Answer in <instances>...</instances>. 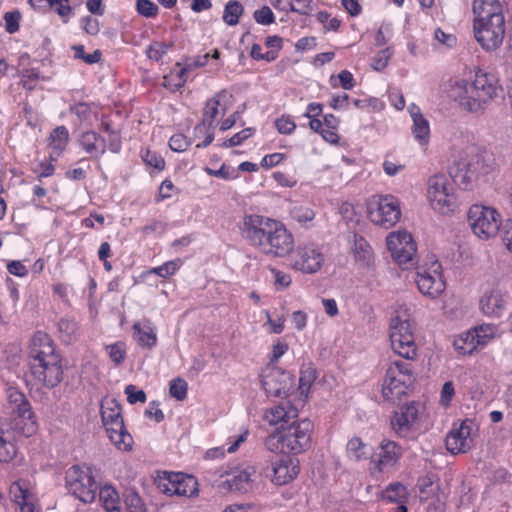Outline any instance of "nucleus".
<instances>
[{"instance_id": "obj_1", "label": "nucleus", "mask_w": 512, "mask_h": 512, "mask_svg": "<svg viewBox=\"0 0 512 512\" xmlns=\"http://www.w3.org/2000/svg\"><path fill=\"white\" fill-rule=\"evenodd\" d=\"M238 227L242 238L266 255L284 257L293 251L292 233L276 219L260 214H245Z\"/></svg>"}, {"instance_id": "obj_2", "label": "nucleus", "mask_w": 512, "mask_h": 512, "mask_svg": "<svg viewBox=\"0 0 512 512\" xmlns=\"http://www.w3.org/2000/svg\"><path fill=\"white\" fill-rule=\"evenodd\" d=\"M499 89V81L494 74L478 69L468 77L456 80L450 92L464 110L482 113L497 97Z\"/></svg>"}, {"instance_id": "obj_3", "label": "nucleus", "mask_w": 512, "mask_h": 512, "mask_svg": "<svg viewBox=\"0 0 512 512\" xmlns=\"http://www.w3.org/2000/svg\"><path fill=\"white\" fill-rule=\"evenodd\" d=\"M29 368L37 383L48 389L59 385L63 380L61 355L57 352L52 339L43 332H36L29 349Z\"/></svg>"}, {"instance_id": "obj_4", "label": "nucleus", "mask_w": 512, "mask_h": 512, "mask_svg": "<svg viewBox=\"0 0 512 512\" xmlns=\"http://www.w3.org/2000/svg\"><path fill=\"white\" fill-rule=\"evenodd\" d=\"M473 32L486 52L498 49L505 37V17L499 0H473Z\"/></svg>"}, {"instance_id": "obj_5", "label": "nucleus", "mask_w": 512, "mask_h": 512, "mask_svg": "<svg viewBox=\"0 0 512 512\" xmlns=\"http://www.w3.org/2000/svg\"><path fill=\"white\" fill-rule=\"evenodd\" d=\"M495 159L490 152L473 148L463 151L449 167L453 182L463 190H473L478 181L491 173Z\"/></svg>"}, {"instance_id": "obj_6", "label": "nucleus", "mask_w": 512, "mask_h": 512, "mask_svg": "<svg viewBox=\"0 0 512 512\" xmlns=\"http://www.w3.org/2000/svg\"><path fill=\"white\" fill-rule=\"evenodd\" d=\"M313 429L308 418H296L289 424H281L275 433L266 437L264 445L271 452L298 455L310 447Z\"/></svg>"}, {"instance_id": "obj_7", "label": "nucleus", "mask_w": 512, "mask_h": 512, "mask_svg": "<svg viewBox=\"0 0 512 512\" xmlns=\"http://www.w3.org/2000/svg\"><path fill=\"white\" fill-rule=\"evenodd\" d=\"M8 406L12 415V428L20 435L30 437L36 433V415L26 395L16 387L6 390Z\"/></svg>"}, {"instance_id": "obj_8", "label": "nucleus", "mask_w": 512, "mask_h": 512, "mask_svg": "<svg viewBox=\"0 0 512 512\" xmlns=\"http://www.w3.org/2000/svg\"><path fill=\"white\" fill-rule=\"evenodd\" d=\"M415 382L413 366L410 362L395 360L386 369L382 385V396L385 400L395 403L406 395Z\"/></svg>"}, {"instance_id": "obj_9", "label": "nucleus", "mask_w": 512, "mask_h": 512, "mask_svg": "<svg viewBox=\"0 0 512 512\" xmlns=\"http://www.w3.org/2000/svg\"><path fill=\"white\" fill-rule=\"evenodd\" d=\"M427 195L431 207L442 213L453 212L457 207L454 184L442 174L432 175L427 182Z\"/></svg>"}, {"instance_id": "obj_10", "label": "nucleus", "mask_w": 512, "mask_h": 512, "mask_svg": "<svg viewBox=\"0 0 512 512\" xmlns=\"http://www.w3.org/2000/svg\"><path fill=\"white\" fill-rule=\"evenodd\" d=\"M65 484L68 491L83 503H92L99 490L90 469H83L78 465H73L66 471Z\"/></svg>"}, {"instance_id": "obj_11", "label": "nucleus", "mask_w": 512, "mask_h": 512, "mask_svg": "<svg viewBox=\"0 0 512 512\" xmlns=\"http://www.w3.org/2000/svg\"><path fill=\"white\" fill-rule=\"evenodd\" d=\"M398 200L392 195H375L368 202V218L372 223L389 229L400 219Z\"/></svg>"}, {"instance_id": "obj_12", "label": "nucleus", "mask_w": 512, "mask_h": 512, "mask_svg": "<svg viewBox=\"0 0 512 512\" xmlns=\"http://www.w3.org/2000/svg\"><path fill=\"white\" fill-rule=\"evenodd\" d=\"M468 223L477 237L486 240L496 236L502 220L496 209L472 205L468 211Z\"/></svg>"}, {"instance_id": "obj_13", "label": "nucleus", "mask_w": 512, "mask_h": 512, "mask_svg": "<svg viewBox=\"0 0 512 512\" xmlns=\"http://www.w3.org/2000/svg\"><path fill=\"white\" fill-rule=\"evenodd\" d=\"M390 341L392 349L399 356L406 360H412L416 356L414 335L407 319H401L399 316L391 319Z\"/></svg>"}, {"instance_id": "obj_14", "label": "nucleus", "mask_w": 512, "mask_h": 512, "mask_svg": "<svg viewBox=\"0 0 512 512\" xmlns=\"http://www.w3.org/2000/svg\"><path fill=\"white\" fill-rule=\"evenodd\" d=\"M386 244L393 258L402 268L408 269L417 263V246L408 232H391L386 239Z\"/></svg>"}, {"instance_id": "obj_15", "label": "nucleus", "mask_w": 512, "mask_h": 512, "mask_svg": "<svg viewBox=\"0 0 512 512\" xmlns=\"http://www.w3.org/2000/svg\"><path fill=\"white\" fill-rule=\"evenodd\" d=\"M415 281L419 291L432 299L441 295L446 288L442 266L438 260H433L428 268H419Z\"/></svg>"}, {"instance_id": "obj_16", "label": "nucleus", "mask_w": 512, "mask_h": 512, "mask_svg": "<svg viewBox=\"0 0 512 512\" xmlns=\"http://www.w3.org/2000/svg\"><path fill=\"white\" fill-rule=\"evenodd\" d=\"M324 260L319 248L314 245H299L291 255V266L302 273L314 274L321 269Z\"/></svg>"}, {"instance_id": "obj_17", "label": "nucleus", "mask_w": 512, "mask_h": 512, "mask_svg": "<svg viewBox=\"0 0 512 512\" xmlns=\"http://www.w3.org/2000/svg\"><path fill=\"white\" fill-rule=\"evenodd\" d=\"M299 471V461L288 454H282L271 461V468L265 469V475L273 484L282 486L293 481Z\"/></svg>"}, {"instance_id": "obj_18", "label": "nucleus", "mask_w": 512, "mask_h": 512, "mask_svg": "<svg viewBox=\"0 0 512 512\" xmlns=\"http://www.w3.org/2000/svg\"><path fill=\"white\" fill-rule=\"evenodd\" d=\"M158 488L167 495L192 497L198 493V482L192 475L184 473H166Z\"/></svg>"}, {"instance_id": "obj_19", "label": "nucleus", "mask_w": 512, "mask_h": 512, "mask_svg": "<svg viewBox=\"0 0 512 512\" xmlns=\"http://www.w3.org/2000/svg\"><path fill=\"white\" fill-rule=\"evenodd\" d=\"M262 385L268 395L286 398L294 386V377L288 371L273 367L264 375Z\"/></svg>"}, {"instance_id": "obj_20", "label": "nucleus", "mask_w": 512, "mask_h": 512, "mask_svg": "<svg viewBox=\"0 0 512 512\" xmlns=\"http://www.w3.org/2000/svg\"><path fill=\"white\" fill-rule=\"evenodd\" d=\"M402 456L401 447L394 441L383 440L377 450L370 456L372 469L386 471L396 465Z\"/></svg>"}, {"instance_id": "obj_21", "label": "nucleus", "mask_w": 512, "mask_h": 512, "mask_svg": "<svg viewBox=\"0 0 512 512\" xmlns=\"http://www.w3.org/2000/svg\"><path fill=\"white\" fill-rule=\"evenodd\" d=\"M418 418V405L416 402L405 404L400 411L391 417V427L395 433L403 438L409 437L412 427Z\"/></svg>"}, {"instance_id": "obj_22", "label": "nucleus", "mask_w": 512, "mask_h": 512, "mask_svg": "<svg viewBox=\"0 0 512 512\" xmlns=\"http://www.w3.org/2000/svg\"><path fill=\"white\" fill-rule=\"evenodd\" d=\"M471 425L463 421L458 427L453 429L446 436V448L451 454L466 453L472 446Z\"/></svg>"}, {"instance_id": "obj_23", "label": "nucleus", "mask_w": 512, "mask_h": 512, "mask_svg": "<svg viewBox=\"0 0 512 512\" xmlns=\"http://www.w3.org/2000/svg\"><path fill=\"white\" fill-rule=\"evenodd\" d=\"M10 498L15 504L16 512H38L35 508V497L29 490V483L19 479L9 488Z\"/></svg>"}, {"instance_id": "obj_24", "label": "nucleus", "mask_w": 512, "mask_h": 512, "mask_svg": "<svg viewBox=\"0 0 512 512\" xmlns=\"http://www.w3.org/2000/svg\"><path fill=\"white\" fill-rule=\"evenodd\" d=\"M78 142L80 147L94 159H99L107 149L106 139L95 131L83 132Z\"/></svg>"}, {"instance_id": "obj_25", "label": "nucleus", "mask_w": 512, "mask_h": 512, "mask_svg": "<svg viewBox=\"0 0 512 512\" xmlns=\"http://www.w3.org/2000/svg\"><path fill=\"white\" fill-rule=\"evenodd\" d=\"M134 339L147 349H152L157 344L156 327L150 319H142L133 324Z\"/></svg>"}, {"instance_id": "obj_26", "label": "nucleus", "mask_w": 512, "mask_h": 512, "mask_svg": "<svg viewBox=\"0 0 512 512\" xmlns=\"http://www.w3.org/2000/svg\"><path fill=\"white\" fill-rule=\"evenodd\" d=\"M104 426L106 428L109 439L118 449L123 451H128L131 449L133 439L127 431L123 419L114 421L109 425Z\"/></svg>"}, {"instance_id": "obj_27", "label": "nucleus", "mask_w": 512, "mask_h": 512, "mask_svg": "<svg viewBox=\"0 0 512 512\" xmlns=\"http://www.w3.org/2000/svg\"><path fill=\"white\" fill-rule=\"evenodd\" d=\"M298 417V410L290 402H282L268 409L265 419L270 424H289Z\"/></svg>"}, {"instance_id": "obj_28", "label": "nucleus", "mask_w": 512, "mask_h": 512, "mask_svg": "<svg viewBox=\"0 0 512 512\" xmlns=\"http://www.w3.org/2000/svg\"><path fill=\"white\" fill-rule=\"evenodd\" d=\"M255 474L256 470L253 466H247L243 469L233 471L227 479L229 488L234 491L247 492L252 488L254 481L253 476H255Z\"/></svg>"}, {"instance_id": "obj_29", "label": "nucleus", "mask_w": 512, "mask_h": 512, "mask_svg": "<svg viewBox=\"0 0 512 512\" xmlns=\"http://www.w3.org/2000/svg\"><path fill=\"white\" fill-rule=\"evenodd\" d=\"M480 307L485 315L499 317L504 311L503 296L495 290L485 293L480 300Z\"/></svg>"}, {"instance_id": "obj_30", "label": "nucleus", "mask_w": 512, "mask_h": 512, "mask_svg": "<svg viewBox=\"0 0 512 512\" xmlns=\"http://www.w3.org/2000/svg\"><path fill=\"white\" fill-rule=\"evenodd\" d=\"M407 488L400 482L390 483L381 493V500L385 505H407Z\"/></svg>"}, {"instance_id": "obj_31", "label": "nucleus", "mask_w": 512, "mask_h": 512, "mask_svg": "<svg viewBox=\"0 0 512 512\" xmlns=\"http://www.w3.org/2000/svg\"><path fill=\"white\" fill-rule=\"evenodd\" d=\"M220 100L217 98H211L206 102L201 123L195 127L196 133H201L205 129H212L214 121L219 113Z\"/></svg>"}, {"instance_id": "obj_32", "label": "nucleus", "mask_w": 512, "mask_h": 512, "mask_svg": "<svg viewBox=\"0 0 512 512\" xmlns=\"http://www.w3.org/2000/svg\"><path fill=\"white\" fill-rule=\"evenodd\" d=\"M177 71L173 70L168 75L164 76L163 86L171 92L179 91L187 82L188 72L182 67L181 63L175 64Z\"/></svg>"}, {"instance_id": "obj_33", "label": "nucleus", "mask_w": 512, "mask_h": 512, "mask_svg": "<svg viewBox=\"0 0 512 512\" xmlns=\"http://www.w3.org/2000/svg\"><path fill=\"white\" fill-rule=\"evenodd\" d=\"M453 346L461 355H471L480 347L479 340L475 338L473 330L458 336L454 340Z\"/></svg>"}, {"instance_id": "obj_34", "label": "nucleus", "mask_w": 512, "mask_h": 512, "mask_svg": "<svg viewBox=\"0 0 512 512\" xmlns=\"http://www.w3.org/2000/svg\"><path fill=\"white\" fill-rule=\"evenodd\" d=\"M17 454V448L11 432L0 429V462L8 463Z\"/></svg>"}, {"instance_id": "obj_35", "label": "nucleus", "mask_w": 512, "mask_h": 512, "mask_svg": "<svg viewBox=\"0 0 512 512\" xmlns=\"http://www.w3.org/2000/svg\"><path fill=\"white\" fill-rule=\"evenodd\" d=\"M354 256L357 262L362 265H369L373 258L372 248L367 240L360 235H354Z\"/></svg>"}, {"instance_id": "obj_36", "label": "nucleus", "mask_w": 512, "mask_h": 512, "mask_svg": "<svg viewBox=\"0 0 512 512\" xmlns=\"http://www.w3.org/2000/svg\"><path fill=\"white\" fill-rule=\"evenodd\" d=\"M412 133L416 141L421 146L428 144L430 137V126L428 120L423 116V114L414 115Z\"/></svg>"}, {"instance_id": "obj_37", "label": "nucleus", "mask_w": 512, "mask_h": 512, "mask_svg": "<svg viewBox=\"0 0 512 512\" xmlns=\"http://www.w3.org/2000/svg\"><path fill=\"white\" fill-rule=\"evenodd\" d=\"M101 419L103 425H109L114 421L122 420L123 417L121 405L117 403L115 400L102 402Z\"/></svg>"}, {"instance_id": "obj_38", "label": "nucleus", "mask_w": 512, "mask_h": 512, "mask_svg": "<svg viewBox=\"0 0 512 512\" xmlns=\"http://www.w3.org/2000/svg\"><path fill=\"white\" fill-rule=\"evenodd\" d=\"M97 493L107 512H120L118 493L113 487L104 486Z\"/></svg>"}, {"instance_id": "obj_39", "label": "nucleus", "mask_w": 512, "mask_h": 512, "mask_svg": "<svg viewBox=\"0 0 512 512\" xmlns=\"http://www.w3.org/2000/svg\"><path fill=\"white\" fill-rule=\"evenodd\" d=\"M57 328L61 341L70 344L76 336L78 324L73 318L63 317L57 323Z\"/></svg>"}, {"instance_id": "obj_40", "label": "nucleus", "mask_w": 512, "mask_h": 512, "mask_svg": "<svg viewBox=\"0 0 512 512\" xmlns=\"http://www.w3.org/2000/svg\"><path fill=\"white\" fill-rule=\"evenodd\" d=\"M243 12L244 7L239 1L230 0L225 5L222 19L227 25L235 26Z\"/></svg>"}, {"instance_id": "obj_41", "label": "nucleus", "mask_w": 512, "mask_h": 512, "mask_svg": "<svg viewBox=\"0 0 512 512\" xmlns=\"http://www.w3.org/2000/svg\"><path fill=\"white\" fill-rule=\"evenodd\" d=\"M346 450L348 455L356 461L367 459L371 456L368 451V445L359 437L351 438L347 443Z\"/></svg>"}, {"instance_id": "obj_42", "label": "nucleus", "mask_w": 512, "mask_h": 512, "mask_svg": "<svg viewBox=\"0 0 512 512\" xmlns=\"http://www.w3.org/2000/svg\"><path fill=\"white\" fill-rule=\"evenodd\" d=\"M68 140V129L65 126H58L52 130L49 136V147L60 153L66 148Z\"/></svg>"}, {"instance_id": "obj_43", "label": "nucleus", "mask_w": 512, "mask_h": 512, "mask_svg": "<svg viewBox=\"0 0 512 512\" xmlns=\"http://www.w3.org/2000/svg\"><path fill=\"white\" fill-rule=\"evenodd\" d=\"M317 378V371L312 364L303 365L300 370L299 389L301 394L309 392L312 384Z\"/></svg>"}, {"instance_id": "obj_44", "label": "nucleus", "mask_w": 512, "mask_h": 512, "mask_svg": "<svg viewBox=\"0 0 512 512\" xmlns=\"http://www.w3.org/2000/svg\"><path fill=\"white\" fill-rule=\"evenodd\" d=\"M183 265V261L180 258L167 261L158 267L152 268L149 273L156 274L161 278H168L174 275Z\"/></svg>"}, {"instance_id": "obj_45", "label": "nucleus", "mask_w": 512, "mask_h": 512, "mask_svg": "<svg viewBox=\"0 0 512 512\" xmlns=\"http://www.w3.org/2000/svg\"><path fill=\"white\" fill-rule=\"evenodd\" d=\"M172 46V43L160 41L152 42L146 50L147 57L151 60L158 62L164 57V55L167 54V52L172 48Z\"/></svg>"}, {"instance_id": "obj_46", "label": "nucleus", "mask_w": 512, "mask_h": 512, "mask_svg": "<svg viewBox=\"0 0 512 512\" xmlns=\"http://www.w3.org/2000/svg\"><path fill=\"white\" fill-rule=\"evenodd\" d=\"M188 384L180 377H177L170 382L169 393L178 401H183L187 397Z\"/></svg>"}, {"instance_id": "obj_47", "label": "nucleus", "mask_w": 512, "mask_h": 512, "mask_svg": "<svg viewBox=\"0 0 512 512\" xmlns=\"http://www.w3.org/2000/svg\"><path fill=\"white\" fill-rule=\"evenodd\" d=\"M124 503L127 512L146 509L144 502L135 489H127L124 494Z\"/></svg>"}, {"instance_id": "obj_48", "label": "nucleus", "mask_w": 512, "mask_h": 512, "mask_svg": "<svg viewBox=\"0 0 512 512\" xmlns=\"http://www.w3.org/2000/svg\"><path fill=\"white\" fill-rule=\"evenodd\" d=\"M106 351L115 365H120L126 357V347L125 343L118 341L116 343L110 344L106 346Z\"/></svg>"}, {"instance_id": "obj_49", "label": "nucleus", "mask_w": 512, "mask_h": 512, "mask_svg": "<svg viewBox=\"0 0 512 512\" xmlns=\"http://www.w3.org/2000/svg\"><path fill=\"white\" fill-rule=\"evenodd\" d=\"M290 215L293 220L303 225L313 221L315 218V212L311 208L304 206L294 207Z\"/></svg>"}, {"instance_id": "obj_50", "label": "nucleus", "mask_w": 512, "mask_h": 512, "mask_svg": "<svg viewBox=\"0 0 512 512\" xmlns=\"http://www.w3.org/2000/svg\"><path fill=\"white\" fill-rule=\"evenodd\" d=\"M254 132H255V128H252V127L245 128L242 131L234 134L231 138L225 140L221 144V147L231 148V147L239 146L245 140L250 138L254 134Z\"/></svg>"}, {"instance_id": "obj_51", "label": "nucleus", "mask_w": 512, "mask_h": 512, "mask_svg": "<svg viewBox=\"0 0 512 512\" xmlns=\"http://www.w3.org/2000/svg\"><path fill=\"white\" fill-rule=\"evenodd\" d=\"M141 157L146 165L153 167L158 171H161L165 168V161L163 157L154 151L147 149L144 152H142Z\"/></svg>"}, {"instance_id": "obj_52", "label": "nucleus", "mask_w": 512, "mask_h": 512, "mask_svg": "<svg viewBox=\"0 0 512 512\" xmlns=\"http://www.w3.org/2000/svg\"><path fill=\"white\" fill-rule=\"evenodd\" d=\"M472 330L475 338L479 340L480 347L486 345L495 333V327L492 325H479Z\"/></svg>"}, {"instance_id": "obj_53", "label": "nucleus", "mask_w": 512, "mask_h": 512, "mask_svg": "<svg viewBox=\"0 0 512 512\" xmlns=\"http://www.w3.org/2000/svg\"><path fill=\"white\" fill-rule=\"evenodd\" d=\"M70 112L76 115L80 122L88 121L92 114V104L87 102H78L71 105Z\"/></svg>"}, {"instance_id": "obj_54", "label": "nucleus", "mask_w": 512, "mask_h": 512, "mask_svg": "<svg viewBox=\"0 0 512 512\" xmlns=\"http://www.w3.org/2000/svg\"><path fill=\"white\" fill-rule=\"evenodd\" d=\"M392 56V51L389 47L379 51L373 58L371 62V67L376 71H382L385 69L390 61Z\"/></svg>"}, {"instance_id": "obj_55", "label": "nucleus", "mask_w": 512, "mask_h": 512, "mask_svg": "<svg viewBox=\"0 0 512 512\" xmlns=\"http://www.w3.org/2000/svg\"><path fill=\"white\" fill-rule=\"evenodd\" d=\"M72 49L75 52V58L82 59L87 64H95L101 60L102 54L99 50H95L93 53L86 54L83 45H75Z\"/></svg>"}, {"instance_id": "obj_56", "label": "nucleus", "mask_w": 512, "mask_h": 512, "mask_svg": "<svg viewBox=\"0 0 512 512\" xmlns=\"http://www.w3.org/2000/svg\"><path fill=\"white\" fill-rule=\"evenodd\" d=\"M137 12L146 18H154L158 15V6L150 0H137Z\"/></svg>"}, {"instance_id": "obj_57", "label": "nucleus", "mask_w": 512, "mask_h": 512, "mask_svg": "<svg viewBox=\"0 0 512 512\" xmlns=\"http://www.w3.org/2000/svg\"><path fill=\"white\" fill-rule=\"evenodd\" d=\"M275 127L280 134L289 135L296 129V124L290 115H282L275 120Z\"/></svg>"}, {"instance_id": "obj_58", "label": "nucleus", "mask_w": 512, "mask_h": 512, "mask_svg": "<svg viewBox=\"0 0 512 512\" xmlns=\"http://www.w3.org/2000/svg\"><path fill=\"white\" fill-rule=\"evenodd\" d=\"M254 20L261 25H270L275 22V16L273 11L268 6H263L257 9L253 13Z\"/></svg>"}, {"instance_id": "obj_59", "label": "nucleus", "mask_w": 512, "mask_h": 512, "mask_svg": "<svg viewBox=\"0 0 512 512\" xmlns=\"http://www.w3.org/2000/svg\"><path fill=\"white\" fill-rule=\"evenodd\" d=\"M204 171L209 176H213L224 180L233 179L237 177L235 170L227 166L225 163H223L221 167L217 170H214L210 167H205Z\"/></svg>"}, {"instance_id": "obj_60", "label": "nucleus", "mask_w": 512, "mask_h": 512, "mask_svg": "<svg viewBox=\"0 0 512 512\" xmlns=\"http://www.w3.org/2000/svg\"><path fill=\"white\" fill-rule=\"evenodd\" d=\"M21 14L18 10L6 12L4 14L5 29L8 33L13 34L19 30V22Z\"/></svg>"}, {"instance_id": "obj_61", "label": "nucleus", "mask_w": 512, "mask_h": 512, "mask_svg": "<svg viewBox=\"0 0 512 512\" xmlns=\"http://www.w3.org/2000/svg\"><path fill=\"white\" fill-rule=\"evenodd\" d=\"M40 79V73L36 69H26L21 75V84L27 90H33Z\"/></svg>"}, {"instance_id": "obj_62", "label": "nucleus", "mask_w": 512, "mask_h": 512, "mask_svg": "<svg viewBox=\"0 0 512 512\" xmlns=\"http://www.w3.org/2000/svg\"><path fill=\"white\" fill-rule=\"evenodd\" d=\"M124 392L127 396V401L130 404H135L138 402L145 403L147 400L146 393L143 390H137L136 386L133 384L127 385Z\"/></svg>"}, {"instance_id": "obj_63", "label": "nucleus", "mask_w": 512, "mask_h": 512, "mask_svg": "<svg viewBox=\"0 0 512 512\" xmlns=\"http://www.w3.org/2000/svg\"><path fill=\"white\" fill-rule=\"evenodd\" d=\"M434 38L447 48H453L457 44V37L454 34L446 33L440 28L435 30Z\"/></svg>"}, {"instance_id": "obj_64", "label": "nucleus", "mask_w": 512, "mask_h": 512, "mask_svg": "<svg viewBox=\"0 0 512 512\" xmlns=\"http://www.w3.org/2000/svg\"><path fill=\"white\" fill-rule=\"evenodd\" d=\"M353 105L358 109H365L367 107H371L373 111H379L383 108V103L378 98L375 97L355 99L353 100Z\"/></svg>"}]
</instances>
